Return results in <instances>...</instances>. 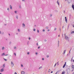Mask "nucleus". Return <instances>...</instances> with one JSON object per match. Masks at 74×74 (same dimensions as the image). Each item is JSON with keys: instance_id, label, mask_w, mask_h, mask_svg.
Here are the masks:
<instances>
[{"instance_id": "e2e57ef3", "label": "nucleus", "mask_w": 74, "mask_h": 74, "mask_svg": "<svg viewBox=\"0 0 74 74\" xmlns=\"http://www.w3.org/2000/svg\"><path fill=\"white\" fill-rule=\"evenodd\" d=\"M71 34H73V32H71Z\"/></svg>"}, {"instance_id": "f704fd0d", "label": "nucleus", "mask_w": 74, "mask_h": 74, "mask_svg": "<svg viewBox=\"0 0 74 74\" xmlns=\"http://www.w3.org/2000/svg\"><path fill=\"white\" fill-rule=\"evenodd\" d=\"M33 31H34V32H35V31H36V29H34Z\"/></svg>"}, {"instance_id": "39448f33", "label": "nucleus", "mask_w": 74, "mask_h": 74, "mask_svg": "<svg viewBox=\"0 0 74 74\" xmlns=\"http://www.w3.org/2000/svg\"><path fill=\"white\" fill-rule=\"evenodd\" d=\"M66 62H65L63 66V68H64L65 67V66H66Z\"/></svg>"}, {"instance_id": "4d7b16f0", "label": "nucleus", "mask_w": 74, "mask_h": 74, "mask_svg": "<svg viewBox=\"0 0 74 74\" xmlns=\"http://www.w3.org/2000/svg\"><path fill=\"white\" fill-rule=\"evenodd\" d=\"M47 31H48V32L49 31V29H48V30H47Z\"/></svg>"}, {"instance_id": "c03bdc74", "label": "nucleus", "mask_w": 74, "mask_h": 74, "mask_svg": "<svg viewBox=\"0 0 74 74\" xmlns=\"http://www.w3.org/2000/svg\"><path fill=\"white\" fill-rule=\"evenodd\" d=\"M50 71H51V70L49 69V70L48 72H50Z\"/></svg>"}, {"instance_id": "4be33fe9", "label": "nucleus", "mask_w": 74, "mask_h": 74, "mask_svg": "<svg viewBox=\"0 0 74 74\" xmlns=\"http://www.w3.org/2000/svg\"><path fill=\"white\" fill-rule=\"evenodd\" d=\"M66 51V50H65L63 53V54H65V51Z\"/></svg>"}, {"instance_id": "aec40b11", "label": "nucleus", "mask_w": 74, "mask_h": 74, "mask_svg": "<svg viewBox=\"0 0 74 74\" xmlns=\"http://www.w3.org/2000/svg\"><path fill=\"white\" fill-rule=\"evenodd\" d=\"M3 59L5 60V61H7V59L3 58Z\"/></svg>"}, {"instance_id": "412c9836", "label": "nucleus", "mask_w": 74, "mask_h": 74, "mask_svg": "<svg viewBox=\"0 0 74 74\" xmlns=\"http://www.w3.org/2000/svg\"><path fill=\"white\" fill-rule=\"evenodd\" d=\"M5 67V64H4L3 65V66H2V67H3V68H4V67Z\"/></svg>"}, {"instance_id": "7ed1b4c3", "label": "nucleus", "mask_w": 74, "mask_h": 74, "mask_svg": "<svg viewBox=\"0 0 74 74\" xmlns=\"http://www.w3.org/2000/svg\"><path fill=\"white\" fill-rule=\"evenodd\" d=\"M70 69H67V74H69L70 73Z\"/></svg>"}, {"instance_id": "bb28decb", "label": "nucleus", "mask_w": 74, "mask_h": 74, "mask_svg": "<svg viewBox=\"0 0 74 74\" xmlns=\"http://www.w3.org/2000/svg\"><path fill=\"white\" fill-rule=\"evenodd\" d=\"M52 16V14H51L50 15V17H51V16Z\"/></svg>"}, {"instance_id": "09e8293b", "label": "nucleus", "mask_w": 74, "mask_h": 74, "mask_svg": "<svg viewBox=\"0 0 74 74\" xmlns=\"http://www.w3.org/2000/svg\"><path fill=\"white\" fill-rule=\"evenodd\" d=\"M4 34V32H2V34Z\"/></svg>"}, {"instance_id": "72a5a7b5", "label": "nucleus", "mask_w": 74, "mask_h": 74, "mask_svg": "<svg viewBox=\"0 0 74 74\" xmlns=\"http://www.w3.org/2000/svg\"><path fill=\"white\" fill-rule=\"evenodd\" d=\"M49 55H47V58H49Z\"/></svg>"}, {"instance_id": "a18cd8bd", "label": "nucleus", "mask_w": 74, "mask_h": 74, "mask_svg": "<svg viewBox=\"0 0 74 74\" xmlns=\"http://www.w3.org/2000/svg\"><path fill=\"white\" fill-rule=\"evenodd\" d=\"M36 45H37V46H38V43H36Z\"/></svg>"}, {"instance_id": "9d476101", "label": "nucleus", "mask_w": 74, "mask_h": 74, "mask_svg": "<svg viewBox=\"0 0 74 74\" xmlns=\"http://www.w3.org/2000/svg\"><path fill=\"white\" fill-rule=\"evenodd\" d=\"M21 74H25V72L23 71H21Z\"/></svg>"}, {"instance_id": "4c0bfd02", "label": "nucleus", "mask_w": 74, "mask_h": 74, "mask_svg": "<svg viewBox=\"0 0 74 74\" xmlns=\"http://www.w3.org/2000/svg\"><path fill=\"white\" fill-rule=\"evenodd\" d=\"M11 43H12L11 42H9V44H11Z\"/></svg>"}, {"instance_id": "13d9d810", "label": "nucleus", "mask_w": 74, "mask_h": 74, "mask_svg": "<svg viewBox=\"0 0 74 74\" xmlns=\"http://www.w3.org/2000/svg\"><path fill=\"white\" fill-rule=\"evenodd\" d=\"M72 33H74V31H73V32H72Z\"/></svg>"}, {"instance_id": "7c9ffc66", "label": "nucleus", "mask_w": 74, "mask_h": 74, "mask_svg": "<svg viewBox=\"0 0 74 74\" xmlns=\"http://www.w3.org/2000/svg\"><path fill=\"white\" fill-rule=\"evenodd\" d=\"M46 29H48V27H46Z\"/></svg>"}, {"instance_id": "b1692460", "label": "nucleus", "mask_w": 74, "mask_h": 74, "mask_svg": "<svg viewBox=\"0 0 74 74\" xmlns=\"http://www.w3.org/2000/svg\"><path fill=\"white\" fill-rule=\"evenodd\" d=\"M56 66V64H55V65L54 66V67H55Z\"/></svg>"}, {"instance_id": "ea45409f", "label": "nucleus", "mask_w": 74, "mask_h": 74, "mask_svg": "<svg viewBox=\"0 0 74 74\" xmlns=\"http://www.w3.org/2000/svg\"><path fill=\"white\" fill-rule=\"evenodd\" d=\"M35 54L36 55H37V54H38V53H37V52H36Z\"/></svg>"}, {"instance_id": "9b49d317", "label": "nucleus", "mask_w": 74, "mask_h": 74, "mask_svg": "<svg viewBox=\"0 0 74 74\" xmlns=\"http://www.w3.org/2000/svg\"><path fill=\"white\" fill-rule=\"evenodd\" d=\"M7 10L8 11V12H10V8H7Z\"/></svg>"}, {"instance_id": "a211bd4d", "label": "nucleus", "mask_w": 74, "mask_h": 74, "mask_svg": "<svg viewBox=\"0 0 74 74\" xmlns=\"http://www.w3.org/2000/svg\"><path fill=\"white\" fill-rule=\"evenodd\" d=\"M16 19H18V16H16Z\"/></svg>"}, {"instance_id": "f03ea898", "label": "nucleus", "mask_w": 74, "mask_h": 74, "mask_svg": "<svg viewBox=\"0 0 74 74\" xmlns=\"http://www.w3.org/2000/svg\"><path fill=\"white\" fill-rule=\"evenodd\" d=\"M65 39L66 40H68L69 39V38L68 36H66L65 37Z\"/></svg>"}, {"instance_id": "c9c22d12", "label": "nucleus", "mask_w": 74, "mask_h": 74, "mask_svg": "<svg viewBox=\"0 0 74 74\" xmlns=\"http://www.w3.org/2000/svg\"><path fill=\"white\" fill-rule=\"evenodd\" d=\"M37 32H38V33H39V30L38 29H37Z\"/></svg>"}, {"instance_id": "338daca9", "label": "nucleus", "mask_w": 74, "mask_h": 74, "mask_svg": "<svg viewBox=\"0 0 74 74\" xmlns=\"http://www.w3.org/2000/svg\"><path fill=\"white\" fill-rule=\"evenodd\" d=\"M73 74H74V72L73 73Z\"/></svg>"}, {"instance_id": "de8ad7c7", "label": "nucleus", "mask_w": 74, "mask_h": 74, "mask_svg": "<svg viewBox=\"0 0 74 74\" xmlns=\"http://www.w3.org/2000/svg\"><path fill=\"white\" fill-rule=\"evenodd\" d=\"M14 74H17V73H16V72H15L14 73Z\"/></svg>"}, {"instance_id": "bf43d9fd", "label": "nucleus", "mask_w": 74, "mask_h": 74, "mask_svg": "<svg viewBox=\"0 0 74 74\" xmlns=\"http://www.w3.org/2000/svg\"><path fill=\"white\" fill-rule=\"evenodd\" d=\"M53 73V71H52L51 72V73Z\"/></svg>"}, {"instance_id": "a19ab883", "label": "nucleus", "mask_w": 74, "mask_h": 74, "mask_svg": "<svg viewBox=\"0 0 74 74\" xmlns=\"http://www.w3.org/2000/svg\"><path fill=\"white\" fill-rule=\"evenodd\" d=\"M29 53H29V52H27V54L28 55H29Z\"/></svg>"}, {"instance_id": "774afa93", "label": "nucleus", "mask_w": 74, "mask_h": 74, "mask_svg": "<svg viewBox=\"0 0 74 74\" xmlns=\"http://www.w3.org/2000/svg\"><path fill=\"white\" fill-rule=\"evenodd\" d=\"M73 27H74V25H73Z\"/></svg>"}, {"instance_id": "79ce46f5", "label": "nucleus", "mask_w": 74, "mask_h": 74, "mask_svg": "<svg viewBox=\"0 0 74 74\" xmlns=\"http://www.w3.org/2000/svg\"><path fill=\"white\" fill-rule=\"evenodd\" d=\"M66 34H64V36H65V37H66V36H66Z\"/></svg>"}, {"instance_id": "ddd939ff", "label": "nucleus", "mask_w": 74, "mask_h": 74, "mask_svg": "<svg viewBox=\"0 0 74 74\" xmlns=\"http://www.w3.org/2000/svg\"><path fill=\"white\" fill-rule=\"evenodd\" d=\"M42 66H40V67L38 68V69H39V70H40V69H42Z\"/></svg>"}, {"instance_id": "c756f323", "label": "nucleus", "mask_w": 74, "mask_h": 74, "mask_svg": "<svg viewBox=\"0 0 74 74\" xmlns=\"http://www.w3.org/2000/svg\"><path fill=\"white\" fill-rule=\"evenodd\" d=\"M72 68H73H73H74V65H72Z\"/></svg>"}, {"instance_id": "49530a36", "label": "nucleus", "mask_w": 74, "mask_h": 74, "mask_svg": "<svg viewBox=\"0 0 74 74\" xmlns=\"http://www.w3.org/2000/svg\"><path fill=\"white\" fill-rule=\"evenodd\" d=\"M42 60H44V58H42Z\"/></svg>"}, {"instance_id": "052dcab7", "label": "nucleus", "mask_w": 74, "mask_h": 74, "mask_svg": "<svg viewBox=\"0 0 74 74\" xmlns=\"http://www.w3.org/2000/svg\"><path fill=\"white\" fill-rule=\"evenodd\" d=\"M58 63H59V62H57L56 63L57 64H58Z\"/></svg>"}, {"instance_id": "0e129e2a", "label": "nucleus", "mask_w": 74, "mask_h": 74, "mask_svg": "<svg viewBox=\"0 0 74 74\" xmlns=\"http://www.w3.org/2000/svg\"><path fill=\"white\" fill-rule=\"evenodd\" d=\"M59 44H58V47H59Z\"/></svg>"}, {"instance_id": "6e6552de", "label": "nucleus", "mask_w": 74, "mask_h": 74, "mask_svg": "<svg viewBox=\"0 0 74 74\" xmlns=\"http://www.w3.org/2000/svg\"><path fill=\"white\" fill-rule=\"evenodd\" d=\"M4 49H5V47H2V50L3 51H4Z\"/></svg>"}, {"instance_id": "473e14b6", "label": "nucleus", "mask_w": 74, "mask_h": 74, "mask_svg": "<svg viewBox=\"0 0 74 74\" xmlns=\"http://www.w3.org/2000/svg\"><path fill=\"white\" fill-rule=\"evenodd\" d=\"M14 55H15V56H16V53H14Z\"/></svg>"}, {"instance_id": "58836bf2", "label": "nucleus", "mask_w": 74, "mask_h": 74, "mask_svg": "<svg viewBox=\"0 0 74 74\" xmlns=\"http://www.w3.org/2000/svg\"><path fill=\"white\" fill-rule=\"evenodd\" d=\"M42 32H45V29H43L42 30Z\"/></svg>"}, {"instance_id": "4468645a", "label": "nucleus", "mask_w": 74, "mask_h": 74, "mask_svg": "<svg viewBox=\"0 0 74 74\" xmlns=\"http://www.w3.org/2000/svg\"><path fill=\"white\" fill-rule=\"evenodd\" d=\"M65 71H63V72L62 73V74H65Z\"/></svg>"}, {"instance_id": "a878e982", "label": "nucleus", "mask_w": 74, "mask_h": 74, "mask_svg": "<svg viewBox=\"0 0 74 74\" xmlns=\"http://www.w3.org/2000/svg\"><path fill=\"white\" fill-rule=\"evenodd\" d=\"M14 49H16V47H14Z\"/></svg>"}, {"instance_id": "8fccbe9b", "label": "nucleus", "mask_w": 74, "mask_h": 74, "mask_svg": "<svg viewBox=\"0 0 74 74\" xmlns=\"http://www.w3.org/2000/svg\"><path fill=\"white\" fill-rule=\"evenodd\" d=\"M8 54H6V55H5V56H8Z\"/></svg>"}, {"instance_id": "393cba45", "label": "nucleus", "mask_w": 74, "mask_h": 74, "mask_svg": "<svg viewBox=\"0 0 74 74\" xmlns=\"http://www.w3.org/2000/svg\"><path fill=\"white\" fill-rule=\"evenodd\" d=\"M17 31L18 32H20V30H19V29H18Z\"/></svg>"}, {"instance_id": "1a4fd4ad", "label": "nucleus", "mask_w": 74, "mask_h": 74, "mask_svg": "<svg viewBox=\"0 0 74 74\" xmlns=\"http://www.w3.org/2000/svg\"><path fill=\"white\" fill-rule=\"evenodd\" d=\"M22 25V27H25V24L23 23Z\"/></svg>"}, {"instance_id": "5fc2aeb1", "label": "nucleus", "mask_w": 74, "mask_h": 74, "mask_svg": "<svg viewBox=\"0 0 74 74\" xmlns=\"http://www.w3.org/2000/svg\"><path fill=\"white\" fill-rule=\"evenodd\" d=\"M58 44H59V41H58Z\"/></svg>"}, {"instance_id": "3c124183", "label": "nucleus", "mask_w": 74, "mask_h": 74, "mask_svg": "<svg viewBox=\"0 0 74 74\" xmlns=\"http://www.w3.org/2000/svg\"><path fill=\"white\" fill-rule=\"evenodd\" d=\"M71 61L73 62V58H72Z\"/></svg>"}, {"instance_id": "c85d7f7f", "label": "nucleus", "mask_w": 74, "mask_h": 74, "mask_svg": "<svg viewBox=\"0 0 74 74\" xmlns=\"http://www.w3.org/2000/svg\"><path fill=\"white\" fill-rule=\"evenodd\" d=\"M29 41H28L27 42V45H29Z\"/></svg>"}, {"instance_id": "603ef678", "label": "nucleus", "mask_w": 74, "mask_h": 74, "mask_svg": "<svg viewBox=\"0 0 74 74\" xmlns=\"http://www.w3.org/2000/svg\"><path fill=\"white\" fill-rule=\"evenodd\" d=\"M40 46H39L38 47V49H40Z\"/></svg>"}, {"instance_id": "e433bc0d", "label": "nucleus", "mask_w": 74, "mask_h": 74, "mask_svg": "<svg viewBox=\"0 0 74 74\" xmlns=\"http://www.w3.org/2000/svg\"><path fill=\"white\" fill-rule=\"evenodd\" d=\"M44 41H45V42H46V41H47V40L45 39V40H44Z\"/></svg>"}, {"instance_id": "864d4df0", "label": "nucleus", "mask_w": 74, "mask_h": 74, "mask_svg": "<svg viewBox=\"0 0 74 74\" xmlns=\"http://www.w3.org/2000/svg\"><path fill=\"white\" fill-rule=\"evenodd\" d=\"M64 14H65V11L64 10Z\"/></svg>"}, {"instance_id": "f3484780", "label": "nucleus", "mask_w": 74, "mask_h": 74, "mask_svg": "<svg viewBox=\"0 0 74 74\" xmlns=\"http://www.w3.org/2000/svg\"><path fill=\"white\" fill-rule=\"evenodd\" d=\"M5 55V53H4L2 54V56H4V55Z\"/></svg>"}, {"instance_id": "6ab92c4d", "label": "nucleus", "mask_w": 74, "mask_h": 74, "mask_svg": "<svg viewBox=\"0 0 74 74\" xmlns=\"http://www.w3.org/2000/svg\"><path fill=\"white\" fill-rule=\"evenodd\" d=\"M19 8L21 9V5H19Z\"/></svg>"}, {"instance_id": "2f4dec72", "label": "nucleus", "mask_w": 74, "mask_h": 74, "mask_svg": "<svg viewBox=\"0 0 74 74\" xmlns=\"http://www.w3.org/2000/svg\"><path fill=\"white\" fill-rule=\"evenodd\" d=\"M21 67H23V65L22 64H21Z\"/></svg>"}, {"instance_id": "2eb2a0df", "label": "nucleus", "mask_w": 74, "mask_h": 74, "mask_svg": "<svg viewBox=\"0 0 74 74\" xmlns=\"http://www.w3.org/2000/svg\"><path fill=\"white\" fill-rule=\"evenodd\" d=\"M57 3L58 4V5H59V2H58V1H57Z\"/></svg>"}, {"instance_id": "dca6fc26", "label": "nucleus", "mask_w": 74, "mask_h": 74, "mask_svg": "<svg viewBox=\"0 0 74 74\" xmlns=\"http://www.w3.org/2000/svg\"><path fill=\"white\" fill-rule=\"evenodd\" d=\"M72 8H73V10H74V5H72Z\"/></svg>"}, {"instance_id": "0eeeda50", "label": "nucleus", "mask_w": 74, "mask_h": 74, "mask_svg": "<svg viewBox=\"0 0 74 74\" xmlns=\"http://www.w3.org/2000/svg\"><path fill=\"white\" fill-rule=\"evenodd\" d=\"M65 21L66 23H67V17H65Z\"/></svg>"}, {"instance_id": "680f3d73", "label": "nucleus", "mask_w": 74, "mask_h": 74, "mask_svg": "<svg viewBox=\"0 0 74 74\" xmlns=\"http://www.w3.org/2000/svg\"><path fill=\"white\" fill-rule=\"evenodd\" d=\"M22 1H25V0H22Z\"/></svg>"}, {"instance_id": "37998d69", "label": "nucleus", "mask_w": 74, "mask_h": 74, "mask_svg": "<svg viewBox=\"0 0 74 74\" xmlns=\"http://www.w3.org/2000/svg\"><path fill=\"white\" fill-rule=\"evenodd\" d=\"M28 39H29V40H30L31 39V38H28Z\"/></svg>"}, {"instance_id": "423d86ee", "label": "nucleus", "mask_w": 74, "mask_h": 74, "mask_svg": "<svg viewBox=\"0 0 74 74\" xmlns=\"http://www.w3.org/2000/svg\"><path fill=\"white\" fill-rule=\"evenodd\" d=\"M67 1H68V3L69 4V3H70L72 1H71V0H67Z\"/></svg>"}, {"instance_id": "f8f14e48", "label": "nucleus", "mask_w": 74, "mask_h": 74, "mask_svg": "<svg viewBox=\"0 0 74 74\" xmlns=\"http://www.w3.org/2000/svg\"><path fill=\"white\" fill-rule=\"evenodd\" d=\"M10 8L11 10H12V6L11 5H10Z\"/></svg>"}, {"instance_id": "5701e85b", "label": "nucleus", "mask_w": 74, "mask_h": 74, "mask_svg": "<svg viewBox=\"0 0 74 74\" xmlns=\"http://www.w3.org/2000/svg\"><path fill=\"white\" fill-rule=\"evenodd\" d=\"M14 13H15V14H17V11H14Z\"/></svg>"}, {"instance_id": "6e6d98bb", "label": "nucleus", "mask_w": 74, "mask_h": 74, "mask_svg": "<svg viewBox=\"0 0 74 74\" xmlns=\"http://www.w3.org/2000/svg\"><path fill=\"white\" fill-rule=\"evenodd\" d=\"M60 31L61 30V29L60 28Z\"/></svg>"}, {"instance_id": "69168bd1", "label": "nucleus", "mask_w": 74, "mask_h": 74, "mask_svg": "<svg viewBox=\"0 0 74 74\" xmlns=\"http://www.w3.org/2000/svg\"><path fill=\"white\" fill-rule=\"evenodd\" d=\"M18 34V33H16V34Z\"/></svg>"}, {"instance_id": "cd10ccee", "label": "nucleus", "mask_w": 74, "mask_h": 74, "mask_svg": "<svg viewBox=\"0 0 74 74\" xmlns=\"http://www.w3.org/2000/svg\"><path fill=\"white\" fill-rule=\"evenodd\" d=\"M56 29H57L56 28H54V30H55V31H56Z\"/></svg>"}, {"instance_id": "f257e3e1", "label": "nucleus", "mask_w": 74, "mask_h": 74, "mask_svg": "<svg viewBox=\"0 0 74 74\" xmlns=\"http://www.w3.org/2000/svg\"><path fill=\"white\" fill-rule=\"evenodd\" d=\"M11 66L12 67H14V64L13 63V62L12 61H11Z\"/></svg>"}, {"instance_id": "20e7f679", "label": "nucleus", "mask_w": 74, "mask_h": 74, "mask_svg": "<svg viewBox=\"0 0 74 74\" xmlns=\"http://www.w3.org/2000/svg\"><path fill=\"white\" fill-rule=\"evenodd\" d=\"M0 71L1 72H3V71H4V68L1 69L0 70Z\"/></svg>"}]
</instances>
